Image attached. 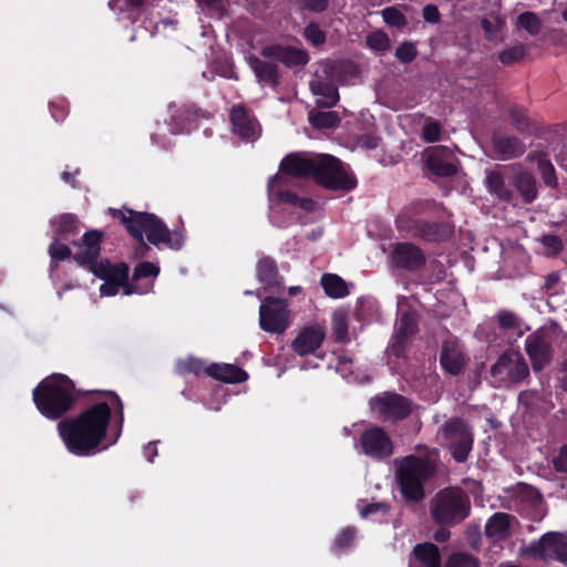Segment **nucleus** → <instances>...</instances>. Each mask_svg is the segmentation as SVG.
Returning <instances> with one entry per match:
<instances>
[{"label":"nucleus","instance_id":"1","mask_svg":"<svg viewBox=\"0 0 567 567\" xmlns=\"http://www.w3.org/2000/svg\"><path fill=\"white\" fill-rule=\"evenodd\" d=\"M110 417V406L106 403H96L78 417L60 421L58 432L69 452L87 456L95 453L105 437Z\"/></svg>","mask_w":567,"mask_h":567},{"label":"nucleus","instance_id":"2","mask_svg":"<svg viewBox=\"0 0 567 567\" xmlns=\"http://www.w3.org/2000/svg\"><path fill=\"white\" fill-rule=\"evenodd\" d=\"M280 171L295 177L312 176L319 185L328 189L350 190L357 186L354 176L331 155L289 154L281 161Z\"/></svg>","mask_w":567,"mask_h":567},{"label":"nucleus","instance_id":"3","mask_svg":"<svg viewBox=\"0 0 567 567\" xmlns=\"http://www.w3.org/2000/svg\"><path fill=\"white\" fill-rule=\"evenodd\" d=\"M436 452L425 457L414 455L395 460L396 478L403 496L412 502H421L424 496V483L435 473Z\"/></svg>","mask_w":567,"mask_h":567},{"label":"nucleus","instance_id":"4","mask_svg":"<svg viewBox=\"0 0 567 567\" xmlns=\"http://www.w3.org/2000/svg\"><path fill=\"white\" fill-rule=\"evenodd\" d=\"M33 400L44 416L58 419L72 408L75 401L74 385L65 375H52L34 389Z\"/></svg>","mask_w":567,"mask_h":567},{"label":"nucleus","instance_id":"5","mask_svg":"<svg viewBox=\"0 0 567 567\" xmlns=\"http://www.w3.org/2000/svg\"><path fill=\"white\" fill-rule=\"evenodd\" d=\"M113 217L118 218L132 237L143 243L144 235L148 241L158 246L171 245L168 228L153 214L137 213L132 209H110Z\"/></svg>","mask_w":567,"mask_h":567},{"label":"nucleus","instance_id":"6","mask_svg":"<svg viewBox=\"0 0 567 567\" xmlns=\"http://www.w3.org/2000/svg\"><path fill=\"white\" fill-rule=\"evenodd\" d=\"M470 512V497L458 487L443 488L430 502V514L439 525H456L463 522Z\"/></svg>","mask_w":567,"mask_h":567},{"label":"nucleus","instance_id":"7","mask_svg":"<svg viewBox=\"0 0 567 567\" xmlns=\"http://www.w3.org/2000/svg\"><path fill=\"white\" fill-rule=\"evenodd\" d=\"M291 324V311L285 299L266 297L259 307V326L272 334H284Z\"/></svg>","mask_w":567,"mask_h":567},{"label":"nucleus","instance_id":"8","mask_svg":"<svg viewBox=\"0 0 567 567\" xmlns=\"http://www.w3.org/2000/svg\"><path fill=\"white\" fill-rule=\"evenodd\" d=\"M396 228L406 236L420 237L425 240L436 241L451 236L452 229L449 225L429 223L417 219L414 209L402 212L396 218Z\"/></svg>","mask_w":567,"mask_h":567},{"label":"nucleus","instance_id":"9","mask_svg":"<svg viewBox=\"0 0 567 567\" xmlns=\"http://www.w3.org/2000/svg\"><path fill=\"white\" fill-rule=\"evenodd\" d=\"M91 271L96 277L105 280L100 287L102 297L115 296L120 287L124 288L125 295L138 292L137 289L133 288L132 285L127 282L128 267L124 262L112 265L107 260H102L100 264H92Z\"/></svg>","mask_w":567,"mask_h":567},{"label":"nucleus","instance_id":"10","mask_svg":"<svg viewBox=\"0 0 567 567\" xmlns=\"http://www.w3.org/2000/svg\"><path fill=\"white\" fill-rule=\"evenodd\" d=\"M491 375L497 386H508L528 375V367L517 351L503 353L491 368Z\"/></svg>","mask_w":567,"mask_h":567},{"label":"nucleus","instance_id":"11","mask_svg":"<svg viewBox=\"0 0 567 567\" xmlns=\"http://www.w3.org/2000/svg\"><path fill=\"white\" fill-rule=\"evenodd\" d=\"M522 554L536 559H557L567 564V534L547 533L526 546Z\"/></svg>","mask_w":567,"mask_h":567},{"label":"nucleus","instance_id":"12","mask_svg":"<svg viewBox=\"0 0 567 567\" xmlns=\"http://www.w3.org/2000/svg\"><path fill=\"white\" fill-rule=\"evenodd\" d=\"M442 435L453 457L464 462L472 450L473 437L467 425L461 420H451L442 427Z\"/></svg>","mask_w":567,"mask_h":567},{"label":"nucleus","instance_id":"13","mask_svg":"<svg viewBox=\"0 0 567 567\" xmlns=\"http://www.w3.org/2000/svg\"><path fill=\"white\" fill-rule=\"evenodd\" d=\"M442 435L453 457L464 462L472 450L473 437L467 425L461 420H451L442 427Z\"/></svg>","mask_w":567,"mask_h":567},{"label":"nucleus","instance_id":"14","mask_svg":"<svg viewBox=\"0 0 567 567\" xmlns=\"http://www.w3.org/2000/svg\"><path fill=\"white\" fill-rule=\"evenodd\" d=\"M373 413L383 421H395L406 417L411 405L405 398L394 393H383L370 401Z\"/></svg>","mask_w":567,"mask_h":567},{"label":"nucleus","instance_id":"15","mask_svg":"<svg viewBox=\"0 0 567 567\" xmlns=\"http://www.w3.org/2000/svg\"><path fill=\"white\" fill-rule=\"evenodd\" d=\"M361 452L374 460H383L393 454V443L381 427L373 426L365 430L360 436Z\"/></svg>","mask_w":567,"mask_h":567},{"label":"nucleus","instance_id":"16","mask_svg":"<svg viewBox=\"0 0 567 567\" xmlns=\"http://www.w3.org/2000/svg\"><path fill=\"white\" fill-rule=\"evenodd\" d=\"M326 339V326L323 323H311L299 330L291 342L292 351L305 357L315 353Z\"/></svg>","mask_w":567,"mask_h":567},{"label":"nucleus","instance_id":"17","mask_svg":"<svg viewBox=\"0 0 567 567\" xmlns=\"http://www.w3.org/2000/svg\"><path fill=\"white\" fill-rule=\"evenodd\" d=\"M527 354L534 370H542L553 357L551 336L546 331H537L527 337L525 342Z\"/></svg>","mask_w":567,"mask_h":567},{"label":"nucleus","instance_id":"18","mask_svg":"<svg viewBox=\"0 0 567 567\" xmlns=\"http://www.w3.org/2000/svg\"><path fill=\"white\" fill-rule=\"evenodd\" d=\"M233 132L246 141H254L260 135V125L256 117L243 105L233 106L230 112Z\"/></svg>","mask_w":567,"mask_h":567},{"label":"nucleus","instance_id":"19","mask_svg":"<svg viewBox=\"0 0 567 567\" xmlns=\"http://www.w3.org/2000/svg\"><path fill=\"white\" fill-rule=\"evenodd\" d=\"M426 167L437 176H452L456 172L454 155L446 146L430 147L424 153Z\"/></svg>","mask_w":567,"mask_h":567},{"label":"nucleus","instance_id":"20","mask_svg":"<svg viewBox=\"0 0 567 567\" xmlns=\"http://www.w3.org/2000/svg\"><path fill=\"white\" fill-rule=\"evenodd\" d=\"M391 259L395 266L409 270L422 267L425 261L423 251L410 243L396 244L392 249Z\"/></svg>","mask_w":567,"mask_h":567},{"label":"nucleus","instance_id":"21","mask_svg":"<svg viewBox=\"0 0 567 567\" xmlns=\"http://www.w3.org/2000/svg\"><path fill=\"white\" fill-rule=\"evenodd\" d=\"M463 347L455 339L444 341L440 355L442 368L452 375L458 374L466 364Z\"/></svg>","mask_w":567,"mask_h":567},{"label":"nucleus","instance_id":"22","mask_svg":"<svg viewBox=\"0 0 567 567\" xmlns=\"http://www.w3.org/2000/svg\"><path fill=\"white\" fill-rule=\"evenodd\" d=\"M277 60H269L261 55L247 56V63L252 70L258 83L260 85H269L276 87L279 84V71Z\"/></svg>","mask_w":567,"mask_h":567},{"label":"nucleus","instance_id":"23","mask_svg":"<svg viewBox=\"0 0 567 567\" xmlns=\"http://www.w3.org/2000/svg\"><path fill=\"white\" fill-rule=\"evenodd\" d=\"M261 55L269 60H277L287 66L305 65L309 60L306 51L281 45H267L261 50Z\"/></svg>","mask_w":567,"mask_h":567},{"label":"nucleus","instance_id":"24","mask_svg":"<svg viewBox=\"0 0 567 567\" xmlns=\"http://www.w3.org/2000/svg\"><path fill=\"white\" fill-rule=\"evenodd\" d=\"M416 331L417 326L415 317L410 312L403 313L396 323L395 332L392 338L391 349L395 355L400 357L403 353L405 344Z\"/></svg>","mask_w":567,"mask_h":567},{"label":"nucleus","instance_id":"25","mask_svg":"<svg viewBox=\"0 0 567 567\" xmlns=\"http://www.w3.org/2000/svg\"><path fill=\"white\" fill-rule=\"evenodd\" d=\"M286 184L284 175H275L268 182V189L271 194L276 195L282 203H289L298 206L303 210L310 212L313 209L315 203L309 198H301L291 192L281 190V186Z\"/></svg>","mask_w":567,"mask_h":567},{"label":"nucleus","instance_id":"26","mask_svg":"<svg viewBox=\"0 0 567 567\" xmlns=\"http://www.w3.org/2000/svg\"><path fill=\"white\" fill-rule=\"evenodd\" d=\"M206 374L227 383H240L248 378L245 370L228 363H212L207 367Z\"/></svg>","mask_w":567,"mask_h":567},{"label":"nucleus","instance_id":"27","mask_svg":"<svg viewBox=\"0 0 567 567\" xmlns=\"http://www.w3.org/2000/svg\"><path fill=\"white\" fill-rule=\"evenodd\" d=\"M101 238V234L95 230L87 231L83 236V250L75 256V259L81 265H89V268L91 269L92 264H100L102 261L96 260L100 254Z\"/></svg>","mask_w":567,"mask_h":567},{"label":"nucleus","instance_id":"28","mask_svg":"<svg viewBox=\"0 0 567 567\" xmlns=\"http://www.w3.org/2000/svg\"><path fill=\"white\" fill-rule=\"evenodd\" d=\"M493 146L502 159L517 157L525 152V145L514 136L495 135Z\"/></svg>","mask_w":567,"mask_h":567},{"label":"nucleus","instance_id":"29","mask_svg":"<svg viewBox=\"0 0 567 567\" xmlns=\"http://www.w3.org/2000/svg\"><path fill=\"white\" fill-rule=\"evenodd\" d=\"M310 90L317 97L316 103L321 107H332L339 101V93L337 87L320 80H313L310 82Z\"/></svg>","mask_w":567,"mask_h":567},{"label":"nucleus","instance_id":"30","mask_svg":"<svg viewBox=\"0 0 567 567\" xmlns=\"http://www.w3.org/2000/svg\"><path fill=\"white\" fill-rule=\"evenodd\" d=\"M514 520V517L506 513L494 514L485 526L486 536L495 540L506 538Z\"/></svg>","mask_w":567,"mask_h":567},{"label":"nucleus","instance_id":"31","mask_svg":"<svg viewBox=\"0 0 567 567\" xmlns=\"http://www.w3.org/2000/svg\"><path fill=\"white\" fill-rule=\"evenodd\" d=\"M257 276L265 289H279L282 287L279 278L278 270L274 259L264 257L258 261Z\"/></svg>","mask_w":567,"mask_h":567},{"label":"nucleus","instance_id":"32","mask_svg":"<svg viewBox=\"0 0 567 567\" xmlns=\"http://www.w3.org/2000/svg\"><path fill=\"white\" fill-rule=\"evenodd\" d=\"M320 284L326 295L333 299L344 298L350 292L347 282L334 274H324L320 279Z\"/></svg>","mask_w":567,"mask_h":567},{"label":"nucleus","instance_id":"33","mask_svg":"<svg viewBox=\"0 0 567 567\" xmlns=\"http://www.w3.org/2000/svg\"><path fill=\"white\" fill-rule=\"evenodd\" d=\"M413 554L415 558L424 566V567H441V554L439 548L431 544L424 543L419 544L414 547Z\"/></svg>","mask_w":567,"mask_h":567},{"label":"nucleus","instance_id":"34","mask_svg":"<svg viewBox=\"0 0 567 567\" xmlns=\"http://www.w3.org/2000/svg\"><path fill=\"white\" fill-rule=\"evenodd\" d=\"M514 185L525 203H532L537 197L536 181L529 173H518L514 178Z\"/></svg>","mask_w":567,"mask_h":567},{"label":"nucleus","instance_id":"35","mask_svg":"<svg viewBox=\"0 0 567 567\" xmlns=\"http://www.w3.org/2000/svg\"><path fill=\"white\" fill-rule=\"evenodd\" d=\"M58 238L66 239L70 235L76 233V217L72 214H63L51 220Z\"/></svg>","mask_w":567,"mask_h":567},{"label":"nucleus","instance_id":"36","mask_svg":"<svg viewBox=\"0 0 567 567\" xmlns=\"http://www.w3.org/2000/svg\"><path fill=\"white\" fill-rule=\"evenodd\" d=\"M209 364H206V362L202 359L195 358V357H187L185 359H181L176 362V372L179 375H188V374H195L200 375L203 373L206 374L207 367Z\"/></svg>","mask_w":567,"mask_h":567},{"label":"nucleus","instance_id":"37","mask_svg":"<svg viewBox=\"0 0 567 567\" xmlns=\"http://www.w3.org/2000/svg\"><path fill=\"white\" fill-rule=\"evenodd\" d=\"M486 185L488 190L502 200H509L512 193L506 188L502 175L496 171L486 172Z\"/></svg>","mask_w":567,"mask_h":567},{"label":"nucleus","instance_id":"38","mask_svg":"<svg viewBox=\"0 0 567 567\" xmlns=\"http://www.w3.org/2000/svg\"><path fill=\"white\" fill-rule=\"evenodd\" d=\"M169 112L172 120L175 122L173 133L183 132L186 128L187 122H189L194 115L190 107L177 106L175 104L169 106Z\"/></svg>","mask_w":567,"mask_h":567},{"label":"nucleus","instance_id":"39","mask_svg":"<svg viewBox=\"0 0 567 567\" xmlns=\"http://www.w3.org/2000/svg\"><path fill=\"white\" fill-rule=\"evenodd\" d=\"M309 121L312 126L318 128H332L339 125L340 117L336 112L310 113Z\"/></svg>","mask_w":567,"mask_h":567},{"label":"nucleus","instance_id":"40","mask_svg":"<svg viewBox=\"0 0 567 567\" xmlns=\"http://www.w3.org/2000/svg\"><path fill=\"white\" fill-rule=\"evenodd\" d=\"M365 43L369 49L375 52H386L390 49V38L381 30L371 32L365 38Z\"/></svg>","mask_w":567,"mask_h":567},{"label":"nucleus","instance_id":"41","mask_svg":"<svg viewBox=\"0 0 567 567\" xmlns=\"http://www.w3.org/2000/svg\"><path fill=\"white\" fill-rule=\"evenodd\" d=\"M517 25L529 34L536 35L540 32L542 22L534 12H524L517 18Z\"/></svg>","mask_w":567,"mask_h":567},{"label":"nucleus","instance_id":"42","mask_svg":"<svg viewBox=\"0 0 567 567\" xmlns=\"http://www.w3.org/2000/svg\"><path fill=\"white\" fill-rule=\"evenodd\" d=\"M482 28L488 40H497L505 28V21L498 16L493 19H483Z\"/></svg>","mask_w":567,"mask_h":567},{"label":"nucleus","instance_id":"43","mask_svg":"<svg viewBox=\"0 0 567 567\" xmlns=\"http://www.w3.org/2000/svg\"><path fill=\"white\" fill-rule=\"evenodd\" d=\"M381 13L384 22L390 27L403 29L408 25L405 16L396 7H388Z\"/></svg>","mask_w":567,"mask_h":567},{"label":"nucleus","instance_id":"44","mask_svg":"<svg viewBox=\"0 0 567 567\" xmlns=\"http://www.w3.org/2000/svg\"><path fill=\"white\" fill-rule=\"evenodd\" d=\"M445 567H480V561L470 554L456 553L447 558Z\"/></svg>","mask_w":567,"mask_h":567},{"label":"nucleus","instance_id":"45","mask_svg":"<svg viewBox=\"0 0 567 567\" xmlns=\"http://www.w3.org/2000/svg\"><path fill=\"white\" fill-rule=\"evenodd\" d=\"M538 169L545 184L551 187L556 186L557 179L555 175V168L549 159H547L544 155L538 157Z\"/></svg>","mask_w":567,"mask_h":567},{"label":"nucleus","instance_id":"46","mask_svg":"<svg viewBox=\"0 0 567 567\" xmlns=\"http://www.w3.org/2000/svg\"><path fill=\"white\" fill-rule=\"evenodd\" d=\"M332 330L338 341H343L348 333V321L344 312L338 311L332 316Z\"/></svg>","mask_w":567,"mask_h":567},{"label":"nucleus","instance_id":"47","mask_svg":"<svg viewBox=\"0 0 567 567\" xmlns=\"http://www.w3.org/2000/svg\"><path fill=\"white\" fill-rule=\"evenodd\" d=\"M526 52L527 49L525 45L517 44L501 52L499 60L504 64H512L522 60L525 56Z\"/></svg>","mask_w":567,"mask_h":567},{"label":"nucleus","instance_id":"48","mask_svg":"<svg viewBox=\"0 0 567 567\" xmlns=\"http://www.w3.org/2000/svg\"><path fill=\"white\" fill-rule=\"evenodd\" d=\"M497 321L502 329L511 330L520 327L519 318L512 311L502 310L497 313Z\"/></svg>","mask_w":567,"mask_h":567},{"label":"nucleus","instance_id":"49","mask_svg":"<svg viewBox=\"0 0 567 567\" xmlns=\"http://www.w3.org/2000/svg\"><path fill=\"white\" fill-rule=\"evenodd\" d=\"M417 51L411 42L401 43L395 50V56L402 63H410L416 58Z\"/></svg>","mask_w":567,"mask_h":567},{"label":"nucleus","instance_id":"50","mask_svg":"<svg viewBox=\"0 0 567 567\" xmlns=\"http://www.w3.org/2000/svg\"><path fill=\"white\" fill-rule=\"evenodd\" d=\"M303 35L313 45H321L326 42V33L315 23L305 28Z\"/></svg>","mask_w":567,"mask_h":567},{"label":"nucleus","instance_id":"51","mask_svg":"<svg viewBox=\"0 0 567 567\" xmlns=\"http://www.w3.org/2000/svg\"><path fill=\"white\" fill-rule=\"evenodd\" d=\"M49 255L53 260H64L70 257L71 250L66 245L61 244L56 237L49 247Z\"/></svg>","mask_w":567,"mask_h":567},{"label":"nucleus","instance_id":"52","mask_svg":"<svg viewBox=\"0 0 567 567\" xmlns=\"http://www.w3.org/2000/svg\"><path fill=\"white\" fill-rule=\"evenodd\" d=\"M441 125L435 121H427L423 127L422 138L427 143H434L440 140Z\"/></svg>","mask_w":567,"mask_h":567},{"label":"nucleus","instance_id":"53","mask_svg":"<svg viewBox=\"0 0 567 567\" xmlns=\"http://www.w3.org/2000/svg\"><path fill=\"white\" fill-rule=\"evenodd\" d=\"M159 272V268L152 262H141L138 264L133 274L134 279L147 278V277H156Z\"/></svg>","mask_w":567,"mask_h":567},{"label":"nucleus","instance_id":"54","mask_svg":"<svg viewBox=\"0 0 567 567\" xmlns=\"http://www.w3.org/2000/svg\"><path fill=\"white\" fill-rule=\"evenodd\" d=\"M540 243L546 248L547 255H556L563 249V240L555 235H545L542 237Z\"/></svg>","mask_w":567,"mask_h":567},{"label":"nucleus","instance_id":"55","mask_svg":"<svg viewBox=\"0 0 567 567\" xmlns=\"http://www.w3.org/2000/svg\"><path fill=\"white\" fill-rule=\"evenodd\" d=\"M354 538V530L351 528L343 529L336 538L334 544L339 548H344L351 544Z\"/></svg>","mask_w":567,"mask_h":567},{"label":"nucleus","instance_id":"56","mask_svg":"<svg viewBox=\"0 0 567 567\" xmlns=\"http://www.w3.org/2000/svg\"><path fill=\"white\" fill-rule=\"evenodd\" d=\"M554 467L558 472H567V445H564L553 461Z\"/></svg>","mask_w":567,"mask_h":567},{"label":"nucleus","instance_id":"57","mask_svg":"<svg viewBox=\"0 0 567 567\" xmlns=\"http://www.w3.org/2000/svg\"><path fill=\"white\" fill-rule=\"evenodd\" d=\"M305 8L315 12L324 11L328 8V0H300Z\"/></svg>","mask_w":567,"mask_h":567},{"label":"nucleus","instance_id":"58","mask_svg":"<svg viewBox=\"0 0 567 567\" xmlns=\"http://www.w3.org/2000/svg\"><path fill=\"white\" fill-rule=\"evenodd\" d=\"M423 18L426 22L437 23L440 21V12L435 6L427 4L423 8Z\"/></svg>","mask_w":567,"mask_h":567},{"label":"nucleus","instance_id":"59","mask_svg":"<svg viewBox=\"0 0 567 567\" xmlns=\"http://www.w3.org/2000/svg\"><path fill=\"white\" fill-rule=\"evenodd\" d=\"M512 120H513L514 125L519 131H525L527 128V126H528L527 118H526V116H525L523 111H513L512 112Z\"/></svg>","mask_w":567,"mask_h":567},{"label":"nucleus","instance_id":"60","mask_svg":"<svg viewBox=\"0 0 567 567\" xmlns=\"http://www.w3.org/2000/svg\"><path fill=\"white\" fill-rule=\"evenodd\" d=\"M202 7L215 12H221L225 7V0H197Z\"/></svg>","mask_w":567,"mask_h":567},{"label":"nucleus","instance_id":"61","mask_svg":"<svg viewBox=\"0 0 567 567\" xmlns=\"http://www.w3.org/2000/svg\"><path fill=\"white\" fill-rule=\"evenodd\" d=\"M144 454L150 462H153L154 457L157 455V449L153 443H150L145 450Z\"/></svg>","mask_w":567,"mask_h":567},{"label":"nucleus","instance_id":"62","mask_svg":"<svg viewBox=\"0 0 567 567\" xmlns=\"http://www.w3.org/2000/svg\"><path fill=\"white\" fill-rule=\"evenodd\" d=\"M450 538V532L447 529L441 528L435 532L434 539L440 543H444Z\"/></svg>","mask_w":567,"mask_h":567},{"label":"nucleus","instance_id":"63","mask_svg":"<svg viewBox=\"0 0 567 567\" xmlns=\"http://www.w3.org/2000/svg\"><path fill=\"white\" fill-rule=\"evenodd\" d=\"M558 281H559V275L558 274L553 272V274L548 275L546 277V281H545L546 288L547 289L554 288L557 285Z\"/></svg>","mask_w":567,"mask_h":567},{"label":"nucleus","instance_id":"64","mask_svg":"<svg viewBox=\"0 0 567 567\" xmlns=\"http://www.w3.org/2000/svg\"><path fill=\"white\" fill-rule=\"evenodd\" d=\"M383 507L381 504H370L361 509V516L367 517L369 514L374 513L379 508Z\"/></svg>","mask_w":567,"mask_h":567}]
</instances>
